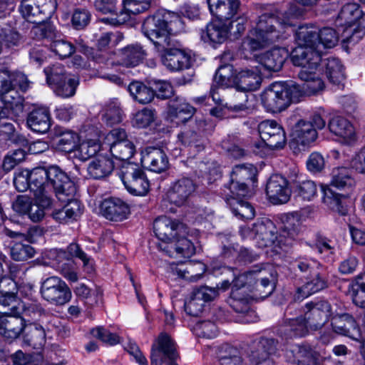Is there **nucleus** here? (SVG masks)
Segmentation results:
<instances>
[{"label": "nucleus", "mask_w": 365, "mask_h": 365, "mask_svg": "<svg viewBox=\"0 0 365 365\" xmlns=\"http://www.w3.org/2000/svg\"><path fill=\"white\" fill-rule=\"evenodd\" d=\"M261 81L262 77L257 68L243 69L235 77L237 88L245 92L257 90Z\"/></svg>", "instance_id": "nucleus-39"}, {"label": "nucleus", "mask_w": 365, "mask_h": 365, "mask_svg": "<svg viewBox=\"0 0 365 365\" xmlns=\"http://www.w3.org/2000/svg\"><path fill=\"white\" fill-rule=\"evenodd\" d=\"M293 353L298 365H319L320 355L309 345H298Z\"/></svg>", "instance_id": "nucleus-48"}, {"label": "nucleus", "mask_w": 365, "mask_h": 365, "mask_svg": "<svg viewBox=\"0 0 365 365\" xmlns=\"http://www.w3.org/2000/svg\"><path fill=\"white\" fill-rule=\"evenodd\" d=\"M225 108L235 112L248 110L250 108L248 103V95L245 91H236L230 99L225 102Z\"/></svg>", "instance_id": "nucleus-60"}, {"label": "nucleus", "mask_w": 365, "mask_h": 365, "mask_svg": "<svg viewBox=\"0 0 365 365\" xmlns=\"http://www.w3.org/2000/svg\"><path fill=\"white\" fill-rule=\"evenodd\" d=\"M35 250L28 244L16 243L10 250L11 258L15 261L27 260L34 256Z\"/></svg>", "instance_id": "nucleus-64"}, {"label": "nucleus", "mask_w": 365, "mask_h": 365, "mask_svg": "<svg viewBox=\"0 0 365 365\" xmlns=\"http://www.w3.org/2000/svg\"><path fill=\"white\" fill-rule=\"evenodd\" d=\"M210 14L217 20L227 21L239 14V0H207Z\"/></svg>", "instance_id": "nucleus-27"}, {"label": "nucleus", "mask_w": 365, "mask_h": 365, "mask_svg": "<svg viewBox=\"0 0 365 365\" xmlns=\"http://www.w3.org/2000/svg\"><path fill=\"white\" fill-rule=\"evenodd\" d=\"M333 331L343 336L358 341L361 337V331L356 319L349 314H337L331 317Z\"/></svg>", "instance_id": "nucleus-26"}, {"label": "nucleus", "mask_w": 365, "mask_h": 365, "mask_svg": "<svg viewBox=\"0 0 365 365\" xmlns=\"http://www.w3.org/2000/svg\"><path fill=\"white\" fill-rule=\"evenodd\" d=\"M46 168L38 167L30 170L31 192L44 206H51L50 184L48 182Z\"/></svg>", "instance_id": "nucleus-14"}, {"label": "nucleus", "mask_w": 365, "mask_h": 365, "mask_svg": "<svg viewBox=\"0 0 365 365\" xmlns=\"http://www.w3.org/2000/svg\"><path fill=\"white\" fill-rule=\"evenodd\" d=\"M179 140L185 146L193 148L195 151L200 152L205 148V140L194 128L186 129L178 134Z\"/></svg>", "instance_id": "nucleus-55"}, {"label": "nucleus", "mask_w": 365, "mask_h": 365, "mask_svg": "<svg viewBox=\"0 0 365 365\" xmlns=\"http://www.w3.org/2000/svg\"><path fill=\"white\" fill-rule=\"evenodd\" d=\"M26 324L18 314L0 316V334L7 339H14L23 332Z\"/></svg>", "instance_id": "nucleus-35"}, {"label": "nucleus", "mask_w": 365, "mask_h": 365, "mask_svg": "<svg viewBox=\"0 0 365 365\" xmlns=\"http://www.w3.org/2000/svg\"><path fill=\"white\" fill-rule=\"evenodd\" d=\"M110 152L117 160L125 161L130 160L135 153V146L130 140L114 143L109 147Z\"/></svg>", "instance_id": "nucleus-58"}, {"label": "nucleus", "mask_w": 365, "mask_h": 365, "mask_svg": "<svg viewBox=\"0 0 365 365\" xmlns=\"http://www.w3.org/2000/svg\"><path fill=\"white\" fill-rule=\"evenodd\" d=\"M266 269L255 266L252 269L236 277L233 273L231 298L232 306L237 312L248 309L251 298H265L274 291V285L269 277L264 275Z\"/></svg>", "instance_id": "nucleus-2"}, {"label": "nucleus", "mask_w": 365, "mask_h": 365, "mask_svg": "<svg viewBox=\"0 0 365 365\" xmlns=\"http://www.w3.org/2000/svg\"><path fill=\"white\" fill-rule=\"evenodd\" d=\"M305 55L306 52L303 48L293 49L291 53L293 64L302 67L298 76L303 83L301 85L296 83L300 91V97L302 95L317 94L325 88L324 81L316 73L322 61L321 55H314L309 60H307Z\"/></svg>", "instance_id": "nucleus-4"}, {"label": "nucleus", "mask_w": 365, "mask_h": 365, "mask_svg": "<svg viewBox=\"0 0 365 365\" xmlns=\"http://www.w3.org/2000/svg\"><path fill=\"white\" fill-rule=\"evenodd\" d=\"M354 183V180L351 177V170L347 168L341 167L333 169L330 183L322 186H329L331 189L344 190L352 187Z\"/></svg>", "instance_id": "nucleus-46"}, {"label": "nucleus", "mask_w": 365, "mask_h": 365, "mask_svg": "<svg viewBox=\"0 0 365 365\" xmlns=\"http://www.w3.org/2000/svg\"><path fill=\"white\" fill-rule=\"evenodd\" d=\"M150 0H124L123 10L118 15V23L129 20L131 14L136 15L148 9Z\"/></svg>", "instance_id": "nucleus-49"}, {"label": "nucleus", "mask_w": 365, "mask_h": 365, "mask_svg": "<svg viewBox=\"0 0 365 365\" xmlns=\"http://www.w3.org/2000/svg\"><path fill=\"white\" fill-rule=\"evenodd\" d=\"M225 195L227 203L235 216L243 220H250L255 217V212L253 207L249 202L241 200V197L227 192L225 190Z\"/></svg>", "instance_id": "nucleus-40"}, {"label": "nucleus", "mask_w": 365, "mask_h": 365, "mask_svg": "<svg viewBox=\"0 0 365 365\" xmlns=\"http://www.w3.org/2000/svg\"><path fill=\"white\" fill-rule=\"evenodd\" d=\"M303 15L302 9L291 6L280 17L270 13L258 16L255 27L250 29L242 43L244 53L263 49L285 38L286 29L294 26Z\"/></svg>", "instance_id": "nucleus-1"}, {"label": "nucleus", "mask_w": 365, "mask_h": 365, "mask_svg": "<svg viewBox=\"0 0 365 365\" xmlns=\"http://www.w3.org/2000/svg\"><path fill=\"white\" fill-rule=\"evenodd\" d=\"M289 56V51L284 48H274L259 57V63L267 70L279 71Z\"/></svg>", "instance_id": "nucleus-37"}, {"label": "nucleus", "mask_w": 365, "mask_h": 365, "mask_svg": "<svg viewBox=\"0 0 365 365\" xmlns=\"http://www.w3.org/2000/svg\"><path fill=\"white\" fill-rule=\"evenodd\" d=\"M41 297L56 306H62L70 302L72 293L67 284L57 276L45 279L40 287Z\"/></svg>", "instance_id": "nucleus-7"}, {"label": "nucleus", "mask_w": 365, "mask_h": 365, "mask_svg": "<svg viewBox=\"0 0 365 365\" xmlns=\"http://www.w3.org/2000/svg\"><path fill=\"white\" fill-rule=\"evenodd\" d=\"M300 98V91L294 83L275 82L262 94V102L267 110L279 113L285 110L292 102Z\"/></svg>", "instance_id": "nucleus-5"}, {"label": "nucleus", "mask_w": 365, "mask_h": 365, "mask_svg": "<svg viewBox=\"0 0 365 365\" xmlns=\"http://www.w3.org/2000/svg\"><path fill=\"white\" fill-rule=\"evenodd\" d=\"M100 213L107 220L123 221L128 217L130 208L127 203L118 197L105 199L100 204Z\"/></svg>", "instance_id": "nucleus-25"}, {"label": "nucleus", "mask_w": 365, "mask_h": 365, "mask_svg": "<svg viewBox=\"0 0 365 365\" xmlns=\"http://www.w3.org/2000/svg\"><path fill=\"white\" fill-rule=\"evenodd\" d=\"M103 120L108 125H113L122 120V110L119 105L114 101L106 105L102 115Z\"/></svg>", "instance_id": "nucleus-62"}, {"label": "nucleus", "mask_w": 365, "mask_h": 365, "mask_svg": "<svg viewBox=\"0 0 365 365\" xmlns=\"http://www.w3.org/2000/svg\"><path fill=\"white\" fill-rule=\"evenodd\" d=\"M113 168V163L110 158L98 155L89 163L87 170L91 178L101 179L110 175Z\"/></svg>", "instance_id": "nucleus-43"}, {"label": "nucleus", "mask_w": 365, "mask_h": 365, "mask_svg": "<svg viewBox=\"0 0 365 365\" xmlns=\"http://www.w3.org/2000/svg\"><path fill=\"white\" fill-rule=\"evenodd\" d=\"M0 92L1 100L7 109L11 110L16 115L23 113L22 99L15 90L12 80L9 78L4 80L1 83Z\"/></svg>", "instance_id": "nucleus-29"}, {"label": "nucleus", "mask_w": 365, "mask_h": 365, "mask_svg": "<svg viewBox=\"0 0 365 365\" xmlns=\"http://www.w3.org/2000/svg\"><path fill=\"white\" fill-rule=\"evenodd\" d=\"M196 190V185L189 178H181L173 182L166 193L168 200L177 206L185 205Z\"/></svg>", "instance_id": "nucleus-19"}, {"label": "nucleus", "mask_w": 365, "mask_h": 365, "mask_svg": "<svg viewBox=\"0 0 365 365\" xmlns=\"http://www.w3.org/2000/svg\"><path fill=\"white\" fill-rule=\"evenodd\" d=\"M56 149L73 154L79 143L78 135L71 130L61 133L54 140Z\"/></svg>", "instance_id": "nucleus-53"}, {"label": "nucleus", "mask_w": 365, "mask_h": 365, "mask_svg": "<svg viewBox=\"0 0 365 365\" xmlns=\"http://www.w3.org/2000/svg\"><path fill=\"white\" fill-rule=\"evenodd\" d=\"M128 91L133 98L140 104L149 103L155 97L153 89L139 81L130 83Z\"/></svg>", "instance_id": "nucleus-52"}, {"label": "nucleus", "mask_w": 365, "mask_h": 365, "mask_svg": "<svg viewBox=\"0 0 365 365\" xmlns=\"http://www.w3.org/2000/svg\"><path fill=\"white\" fill-rule=\"evenodd\" d=\"M170 45L165 50H157L160 53L163 65L170 71H179L190 68L193 59L190 52L180 48H174L171 39Z\"/></svg>", "instance_id": "nucleus-13"}, {"label": "nucleus", "mask_w": 365, "mask_h": 365, "mask_svg": "<svg viewBox=\"0 0 365 365\" xmlns=\"http://www.w3.org/2000/svg\"><path fill=\"white\" fill-rule=\"evenodd\" d=\"M309 328L302 317L295 319H288L282 327L280 333L285 339L302 337L305 336Z\"/></svg>", "instance_id": "nucleus-42"}, {"label": "nucleus", "mask_w": 365, "mask_h": 365, "mask_svg": "<svg viewBox=\"0 0 365 365\" xmlns=\"http://www.w3.org/2000/svg\"><path fill=\"white\" fill-rule=\"evenodd\" d=\"M48 256L55 263L56 269L69 282H76L78 277L75 265L71 259L76 257L82 260L84 264L88 262V257L76 243H71L67 247V252L62 250H53L49 252Z\"/></svg>", "instance_id": "nucleus-6"}, {"label": "nucleus", "mask_w": 365, "mask_h": 365, "mask_svg": "<svg viewBox=\"0 0 365 365\" xmlns=\"http://www.w3.org/2000/svg\"><path fill=\"white\" fill-rule=\"evenodd\" d=\"M295 40L298 46L294 49L303 48L305 50V57L309 60L314 55H321L317 50V44L319 43V29L313 25H304L299 26L295 33Z\"/></svg>", "instance_id": "nucleus-17"}, {"label": "nucleus", "mask_w": 365, "mask_h": 365, "mask_svg": "<svg viewBox=\"0 0 365 365\" xmlns=\"http://www.w3.org/2000/svg\"><path fill=\"white\" fill-rule=\"evenodd\" d=\"M100 148L101 145L98 140H87L77 145L72 157L81 161H86L93 157Z\"/></svg>", "instance_id": "nucleus-54"}, {"label": "nucleus", "mask_w": 365, "mask_h": 365, "mask_svg": "<svg viewBox=\"0 0 365 365\" xmlns=\"http://www.w3.org/2000/svg\"><path fill=\"white\" fill-rule=\"evenodd\" d=\"M361 11L359 4L356 3H348L344 4L336 19V24L338 28V32L342 33L347 28H354L357 21L361 17Z\"/></svg>", "instance_id": "nucleus-32"}, {"label": "nucleus", "mask_w": 365, "mask_h": 365, "mask_svg": "<svg viewBox=\"0 0 365 365\" xmlns=\"http://www.w3.org/2000/svg\"><path fill=\"white\" fill-rule=\"evenodd\" d=\"M349 292L353 302L356 306L365 308V274L352 284L351 289Z\"/></svg>", "instance_id": "nucleus-63"}, {"label": "nucleus", "mask_w": 365, "mask_h": 365, "mask_svg": "<svg viewBox=\"0 0 365 365\" xmlns=\"http://www.w3.org/2000/svg\"><path fill=\"white\" fill-rule=\"evenodd\" d=\"M29 127L36 133H46L51 125V118L48 108L41 107L33 110L27 118Z\"/></svg>", "instance_id": "nucleus-38"}, {"label": "nucleus", "mask_w": 365, "mask_h": 365, "mask_svg": "<svg viewBox=\"0 0 365 365\" xmlns=\"http://www.w3.org/2000/svg\"><path fill=\"white\" fill-rule=\"evenodd\" d=\"M289 146L295 153L306 150L318 138L312 123L299 120L292 128Z\"/></svg>", "instance_id": "nucleus-12"}, {"label": "nucleus", "mask_w": 365, "mask_h": 365, "mask_svg": "<svg viewBox=\"0 0 365 365\" xmlns=\"http://www.w3.org/2000/svg\"><path fill=\"white\" fill-rule=\"evenodd\" d=\"M266 192L269 201L274 205L286 203L291 195L288 181L278 174L272 175L269 178L266 186Z\"/></svg>", "instance_id": "nucleus-23"}, {"label": "nucleus", "mask_w": 365, "mask_h": 365, "mask_svg": "<svg viewBox=\"0 0 365 365\" xmlns=\"http://www.w3.org/2000/svg\"><path fill=\"white\" fill-rule=\"evenodd\" d=\"M220 365H242L240 351L235 347L226 345L221 348L218 355Z\"/></svg>", "instance_id": "nucleus-59"}, {"label": "nucleus", "mask_w": 365, "mask_h": 365, "mask_svg": "<svg viewBox=\"0 0 365 365\" xmlns=\"http://www.w3.org/2000/svg\"><path fill=\"white\" fill-rule=\"evenodd\" d=\"M18 315L24 319V324L35 323L41 317L47 316L42 305L37 302H21L18 307Z\"/></svg>", "instance_id": "nucleus-41"}, {"label": "nucleus", "mask_w": 365, "mask_h": 365, "mask_svg": "<svg viewBox=\"0 0 365 365\" xmlns=\"http://www.w3.org/2000/svg\"><path fill=\"white\" fill-rule=\"evenodd\" d=\"M48 182L50 184V194L55 192L60 201L66 202L73 198L76 187L67 174L58 166L46 168Z\"/></svg>", "instance_id": "nucleus-9"}, {"label": "nucleus", "mask_w": 365, "mask_h": 365, "mask_svg": "<svg viewBox=\"0 0 365 365\" xmlns=\"http://www.w3.org/2000/svg\"><path fill=\"white\" fill-rule=\"evenodd\" d=\"M294 192L297 197L310 201L317 195V185L313 180H298L294 182Z\"/></svg>", "instance_id": "nucleus-57"}, {"label": "nucleus", "mask_w": 365, "mask_h": 365, "mask_svg": "<svg viewBox=\"0 0 365 365\" xmlns=\"http://www.w3.org/2000/svg\"><path fill=\"white\" fill-rule=\"evenodd\" d=\"M328 127L330 132L341 138L344 143L350 144L356 140L354 126L344 118H332L329 122Z\"/></svg>", "instance_id": "nucleus-36"}, {"label": "nucleus", "mask_w": 365, "mask_h": 365, "mask_svg": "<svg viewBox=\"0 0 365 365\" xmlns=\"http://www.w3.org/2000/svg\"><path fill=\"white\" fill-rule=\"evenodd\" d=\"M301 230V222L298 217L289 215L283 221L282 231L278 237L277 244L282 247H288L292 245Z\"/></svg>", "instance_id": "nucleus-31"}, {"label": "nucleus", "mask_w": 365, "mask_h": 365, "mask_svg": "<svg viewBox=\"0 0 365 365\" xmlns=\"http://www.w3.org/2000/svg\"><path fill=\"white\" fill-rule=\"evenodd\" d=\"M141 163L148 170L161 173L169 168V160L165 151L155 147H148L142 152Z\"/></svg>", "instance_id": "nucleus-24"}, {"label": "nucleus", "mask_w": 365, "mask_h": 365, "mask_svg": "<svg viewBox=\"0 0 365 365\" xmlns=\"http://www.w3.org/2000/svg\"><path fill=\"white\" fill-rule=\"evenodd\" d=\"M328 287V278L324 269L314 271L311 277L301 287H297L294 298L302 300L309 296L318 292Z\"/></svg>", "instance_id": "nucleus-28"}, {"label": "nucleus", "mask_w": 365, "mask_h": 365, "mask_svg": "<svg viewBox=\"0 0 365 365\" xmlns=\"http://www.w3.org/2000/svg\"><path fill=\"white\" fill-rule=\"evenodd\" d=\"M260 138L270 148H282L286 143V134L283 128L275 120H267L258 125Z\"/></svg>", "instance_id": "nucleus-18"}, {"label": "nucleus", "mask_w": 365, "mask_h": 365, "mask_svg": "<svg viewBox=\"0 0 365 365\" xmlns=\"http://www.w3.org/2000/svg\"><path fill=\"white\" fill-rule=\"evenodd\" d=\"M181 26L182 21L178 14L162 11L148 16L143 21L142 31L157 50H165L170 45V34Z\"/></svg>", "instance_id": "nucleus-3"}, {"label": "nucleus", "mask_w": 365, "mask_h": 365, "mask_svg": "<svg viewBox=\"0 0 365 365\" xmlns=\"http://www.w3.org/2000/svg\"><path fill=\"white\" fill-rule=\"evenodd\" d=\"M158 247L170 257H187L195 252L192 242L185 237L179 238L175 244L165 245L164 247L160 244Z\"/></svg>", "instance_id": "nucleus-45"}, {"label": "nucleus", "mask_w": 365, "mask_h": 365, "mask_svg": "<svg viewBox=\"0 0 365 365\" xmlns=\"http://www.w3.org/2000/svg\"><path fill=\"white\" fill-rule=\"evenodd\" d=\"M65 202L67 204L62 209L53 212V217L60 223L75 220L82 213L81 205L78 200L71 198Z\"/></svg>", "instance_id": "nucleus-44"}, {"label": "nucleus", "mask_w": 365, "mask_h": 365, "mask_svg": "<svg viewBox=\"0 0 365 365\" xmlns=\"http://www.w3.org/2000/svg\"><path fill=\"white\" fill-rule=\"evenodd\" d=\"M195 111L196 109L183 98L175 97L168 102L165 120L178 126L190 119Z\"/></svg>", "instance_id": "nucleus-21"}, {"label": "nucleus", "mask_w": 365, "mask_h": 365, "mask_svg": "<svg viewBox=\"0 0 365 365\" xmlns=\"http://www.w3.org/2000/svg\"><path fill=\"white\" fill-rule=\"evenodd\" d=\"M56 8V0H23L19 11L28 21L38 24L50 17Z\"/></svg>", "instance_id": "nucleus-10"}, {"label": "nucleus", "mask_w": 365, "mask_h": 365, "mask_svg": "<svg viewBox=\"0 0 365 365\" xmlns=\"http://www.w3.org/2000/svg\"><path fill=\"white\" fill-rule=\"evenodd\" d=\"M255 239L262 247H268L277 242L278 237L274 223L267 218L258 219L253 223Z\"/></svg>", "instance_id": "nucleus-30"}, {"label": "nucleus", "mask_w": 365, "mask_h": 365, "mask_svg": "<svg viewBox=\"0 0 365 365\" xmlns=\"http://www.w3.org/2000/svg\"><path fill=\"white\" fill-rule=\"evenodd\" d=\"M277 341L272 338L262 337L250 344L246 351L247 356L253 365L267 361L277 351Z\"/></svg>", "instance_id": "nucleus-15"}, {"label": "nucleus", "mask_w": 365, "mask_h": 365, "mask_svg": "<svg viewBox=\"0 0 365 365\" xmlns=\"http://www.w3.org/2000/svg\"><path fill=\"white\" fill-rule=\"evenodd\" d=\"M178 357L175 343L166 333H161L151 349V365H162L165 359L175 361Z\"/></svg>", "instance_id": "nucleus-16"}, {"label": "nucleus", "mask_w": 365, "mask_h": 365, "mask_svg": "<svg viewBox=\"0 0 365 365\" xmlns=\"http://www.w3.org/2000/svg\"><path fill=\"white\" fill-rule=\"evenodd\" d=\"M145 49L138 43L130 44L120 51L122 63L126 66H135L145 58Z\"/></svg>", "instance_id": "nucleus-47"}, {"label": "nucleus", "mask_w": 365, "mask_h": 365, "mask_svg": "<svg viewBox=\"0 0 365 365\" xmlns=\"http://www.w3.org/2000/svg\"><path fill=\"white\" fill-rule=\"evenodd\" d=\"M79 79L74 76H68L53 86L56 93L63 98H70L75 95Z\"/></svg>", "instance_id": "nucleus-56"}, {"label": "nucleus", "mask_w": 365, "mask_h": 365, "mask_svg": "<svg viewBox=\"0 0 365 365\" xmlns=\"http://www.w3.org/2000/svg\"><path fill=\"white\" fill-rule=\"evenodd\" d=\"M365 34V14L361 13V17L354 28H347L342 33V41L347 43H356Z\"/></svg>", "instance_id": "nucleus-61"}, {"label": "nucleus", "mask_w": 365, "mask_h": 365, "mask_svg": "<svg viewBox=\"0 0 365 365\" xmlns=\"http://www.w3.org/2000/svg\"><path fill=\"white\" fill-rule=\"evenodd\" d=\"M257 170L252 164H240L235 165L231 173V182L228 192L237 197L247 195V183L257 180Z\"/></svg>", "instance_id": "nucleus-11"}, {"label": "nucleus", "mask_w": 365, "mask_h": 365, "mask_svg": "<svg viewBox=\"0 0 365 365\" xmlns=\"http://www.w3.org/2000/svg\"><path fill=\"white\" fill-rule=\"evenodd\" d=\"M326 75L330 83L340 87L345 80L344 68L340 61L335 58H327L324 62Z\"/></svg>", "instance_id": "nucleus-51"}, {"label": "nucleus", "mask_w": 365, "mask_h": 365, "mask_svg": "<svg viewBox=\"0 0 365 365\" xmlns=\"http://www.w3.org/2000/svg\"><path fill=\"white\" fill-rule=\"evenodd\" d=\"M304 320L310 330L321 329L331 314V305L327 301L310 302L306 304Z\"/></svg>", "instance_id": "nucleus-20"}, {"label": "nucleus", "mask_w": 365, "mask_h": 365, "mask_svg": "<svg viewBox=\"0 0 365 365\" xmlns=\"http://www.w3.org/2000/svg\"><path fill=\"white\" fill-rule=\"evenodd\" d=\"M230 26L227 22L216 20L210 22L201 32V38L205 42L222 43L228 37Z\"/></svg>", "instance_id": "nucleus-34"}, {"label": "nucleus", "mask_w": 365, "mask_h": 365, "mask_svg": "<svg viewBox=\"0 0 365 365\" xmlns=\"http://www.w3.org/2000/svg\"><path fill=\"white\" fill-rule=\"evenodd\" d=\"M120 178L128 192L136 196L145 195L150 188L144 171L137 164L127 163L120 170Z\"/></svg>", "instance_id": "nucleus-8"}, {"label": "nucleus", "mask_w": 365, "mask_h": 365, "mask_svg": "<svg viewBox=\"0 0 365 365\" xmlns=\"http://www.w3.org/2000/svg\"><path fill=\"white\" fill-rule=\"evenodd\" d=\"M153 229L156 237L165 243L170 245L173 239L179 235L185 229L184 225L178 221L173 220L165 216L157 218L153 223Z\"/></svg>", "instance_id": "nucleus-22"}, {"label": "nucleus", "mask_w": 365, "mask_h": 365, "mask_svg": "<svg viewBox=\"0 0 365 365\" xmlns=\"http://www.w3.org/2000/svg\"><path fill=\"white\" fill-rule=\"evenodd\" d=\"M323 202L331 210L344 215L346 213V209L344 205L343 199L344 195L336 192L334 189L329 186H322Z\"/></svg>", "instance_id": "nucleus-50"}, {"label": "nucleus", "mask_w": 365, "mask_h": 365, "mask_svg": "<svg viewBox=\"0 0 365 365\" xmlns=\"http://www.w3.org/2000/svg\"><path fill=\"white\" fill-rule=\"evenodd\" d=\"M23 342L34 349H42L46 344V331L37 323L26 324L23 330Z\"/></svg>", "instance_id": "nucleus-33"}]
</instances>
